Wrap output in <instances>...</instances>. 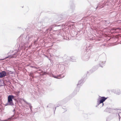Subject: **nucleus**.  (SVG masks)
<instances>
[{"mask_svg":"<svg viewBox=\"0 0 121 121\" xmlns=\"http://www.w3.org/2000/svg\"><path fill=\"white\" fill-rule=\"evenodd\" d=\"M116 112H118V113H120L121 112V110L120 109H117V110H116Z\"/></svg>","mask_w":121,"mask_h":121,"instance_id":"obj_14","label":"nucleus"},{"mask_svg":"<svg viewBox=\"0 0 121 121\" xmlns=\"http://www.w3.org/2000/svg\"><path fill=\"white\" fill-rule=\"evenodd\" d=\"M14 96L13 95H9L8 97V102L5 104V106L10 105L12 106H14L13 101V99H14Z\"/></svg>","mask_w":121,"mask_h":121,"instance_id":"obj_3","label":"nucleus"},{"mask_svg":"<svg viewBox=\"0 0 121 121\" xmlns=\"http://www.w3.org/2000/svg\"><path fill=\"white\" fill-rule=\"evenodd\" d=\"M62 75H59V76H58L57 77L55 76L54 75H52V77H54L55 78H58V79H60L62 78V77H63V76H61Z\"/></svg>","mask_w":121,"mask_h":121,"instance_id":"obj_10","label":"nucleus"},{"mask_svg":"<svg viewBox=\"0 0 121 121\" xmlns=\"http://www.w3.org/2000/svg\"><path fill=\"white\" fill-rule=\"evenodd\" d=\"M36 41H35L34 43H35V42H36Z\"/></svg>","mask_w":121,"mask_h":121,"instance_id":"obj_20","label":"nucleus"},{"mask_svg":"<svg viewBox=\"0 0 121 121\" xmlns=\"http://www.w3.org/2000/svg\"><path fill=\"white\" fill-rule=\"evenodd\" d=\"M0 73L2 78L4 77L6 75V73L4 71H2V72H0Z\"/></svg>","mask_w":121,"mask_h":121,"instance_id":"obj_6","label":"nucleus"},{"mask_svg":"<svg viewBox=\"0 0 121 121\" xmlns=\"http://www.w3.org/2000/svg\"><path fill=\"white\" fill-rule=\"evenodd\" d=\"M29 75L30 77H32V78H33L34 77L33 75V73L32 72H30L29 74Z\"/></svg>","mask_w":121,"mask_h":121,"instance_id":"obj_13","label":"nucleus"},{"mask_svg":"<svg viewBox=\"0 0 121 121\" xmlns=\"http://www.w3.org/2000/svg\"><path fill=\"white\" fill-rule=\"evenodd\" d=\"M118 115L119 116V121H120V116L119 114H118Z\"/></svg>","mask_w":121,"mask_h":121,"instance_id":"obj_16","label":"nucleus"},{"mask_svg":"<svg viewBox=\"0 0 121 121\" xmlns=\"http://www.w3.org/2000/svg\"><path fill=\"white\" fill-rule=\"evenodd\" d=\"M107 97L106 98L104 97L99 96L97 99L96 107L99 106L100 107H102L104 105L103 102L107 99Z\"/></svg>","mask_w":121,"mask_h":121,"instance_id":"obj_1","label":"nucleus"},{"mask_svg":"<svg viewBox=\"0 0 121 121\" xmlns=\"http://www.w3.org/2000/svg\"><path fill=\"white\" fill-rule=\"evenodd\" d=\"M16 53H14V54L13 55H10L9 56L6 57L5 58V59H6L8 58H13L14 57H16V56H14L15 55H16Z\"/></svg>","mask_w":121,"mask_h":121,"instance_id":"obj_7","label":"nucleus"},{"mask_svg":"<svg viewBox=\"0 0 121 121\" xmlns=\"http://www.w3.org/2000/svg\"><path fill=\"white\" fill-rule=\"evenodd\" d=\"M13 51H10V54H11L12 53H13Z\"/></svg>","mask_w":121,"mask_h":121,"instance_id":"obj_17","label":"nucleus"},{"mask_svg":"<svg viewBox=\"0 0 121 121\" xmlns=\"http://www.w3.org/2000/svg\"><path fill=\"white\" fill-rule=\"evenodd\" d=\"M13 72L11 71H9V73L11 74L13 73Z\"/></svg>","mask_w":121,"mask_h":121,"instance_id":"obj_15","label":"nucleus"},{"mask_svg":"<svg viewBox=\"0 0 121 121\" xmlns=\"http://www.w3.org/2000/svg\"><path fill=\"white\" fill-rule=\"evenodd\" d=\"M89 58V57L88 56H87V55H86L84 56L82 58L84 60H87Z\"/></svg>","mask_w":121,"mask_h":121,"instance_id":"obj_9","label":"nucleus"},{"mask_svg":"<svg viewBox=\"0 0 121 121\" xmlns=\"http://www.w3.org/2000/svg\"><path fill=\"white\" fill-rule=\"evenodd\" d=\"M95 67H93V68H95Z\"/></svg>","mask_w":121,"mask_h":121,"instance_id":"obj_21","label":"nucleus"},{"mask_svg":"<svg viewBox=\"0 0 121 121\" xmlns=\"http://www.w3.org/2000/svg\"><path fill=\"white\" fill-rule=\"evenodd\" d=\"M13 119L12 118H10L8 119L7 120H3L1 121H13Z\"/></svg>","mask_w":121,"mask_h":121,"instance_id":"obj_12","label":"nucleus"},{"mask_svg":"<svg viewBox=\"0 0 121 121\" xmlns=\"http://www.w3.org/2000/svg\"><path fill=\"white\" fill-rule=\"evenodd\" d=\"M98 8V7H97L96 9H97Z\"/></svg>","mask_w":121,"mask_h":121,"instance_id":"obj_22","label":"nucleus"},{"mask_svg":"<svg viewBox=\"0 0 121 121\" xmlns=\"http://www.w3.org/2000/svg\"><path fill=\"white\" fill-rule=\"evenodd\" d=\"M33 35L32 34H28L26 36V38H24L22 39L23 40L22 42L24 46L25 45L28 44L32 40V38L33 37Z\"/></svg>","mask_w":121,"mask_h":121,"instance_id":"obj_2","label":"nucleus"},{"mask_svg":"<svg viewBox=\"0 0 121 121\" xmlns=\"http://www.w3.org/2000/svg\"><path fill=\"white\" fill-rule=\"evenodd\" d=\"M49 29H46V31H48Z\"/></svg>","mask_w":121,"mask_h":121,"instance_id":"obj_18","label":"nucleus"},{"mask_svg":"<svg viewBox=\"0 0 121 121\" xmlns=\"http://www.w3.org/2000/svg\"><path fill=\"white\" fill-rule=\"evenodd\" d=\"M56 108H55V110H56Z\"/></svg>","mask_w":121,"mask_h":121,"instance_id":"obj_23","label":"nucleus"},{"mask_svg":"<svg viewBox=\"0 0 121 121\" xmlns=\"http://www.w3.org/2000/svg\"><path fill=\"white\" fill-rule=\"evenodd\" d=\"M83 82V80L82 79L80 80V81H79L78 83L77 84V86L79 87H80L81 86V84Z\"/></svg>","mask_w":121,"mask_h":121,"instance_id":"obj_8","label":"nucleus"},{"mask_svg":"<svg viewBox=\"0 0 121 121\" xmlns=\"http://www.w3.org/2000/svg\"><path fill=\"white\" fill-rule=\"evenodd\" d=\"M119 29L118 28H117L116 29H114L115 30H117V29Z\"/></svg>","mask_w":121,"mask_h":121,"instance_id":"obj_19","label":"nucleus"},{"mask_svg":"<svg viewBox=\"0 0 121 121\" xmlns=\"http://www.w3.org/2000/svg\"><path fill=\"white\" fill-rule=\"evenodd\" d=\"M105 62L106 61H100L99 64V66L102 67H103L104 66Z\"/></svg>","mask_w":121,"mask_h":121,"instance_id":"obj_5","label":"nucleus"},{"mask_svg":"<svg viewBox=\"0 0 121 121\" xmlns=\"http://www.w3.org/2000/svg\"><path fill=\"white\" fill-rule=\"evenodd\" d=\"M23 100L24 102H25V103H26L27 104H28L29 105L30 108L31 110L32 107L31 106V104L30 103H27V102L25 101V100L24 99H23Z\"/></svg>","mask_w":121,"mask_h":121,"instance_id":"obj_11","label":"nucleus"},{"mask_svg":"<svg viewBox=\"0 0 121 121\" xmlns=\"http://www.w3.org/2000/svg\"><path fill=\"white\" fill-rule=\"evenodd\" d=\"M112 91L114 93L117 95H120L121 93L120 90L118 89H113L112 90Z\"/></svg>","mask_w":121,"mask_h":121,"instance_id":"obj_4","label":"nucleus"},{"mask_svg":"<svg viewBox=\"0 0 121 121\" xmlns=\"http://www.w3.org/2000/svg\"><path fill=\"white\" fill-rule=\"evenodd\" d=\"M48 106H47V107H48Z\"/></svg>","mask_w":121,"mask_h":121,"instance_id":"obj_24","label":"nucleus"}]
</instances>
